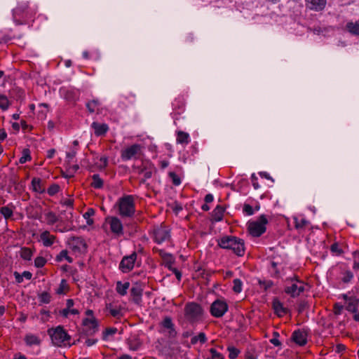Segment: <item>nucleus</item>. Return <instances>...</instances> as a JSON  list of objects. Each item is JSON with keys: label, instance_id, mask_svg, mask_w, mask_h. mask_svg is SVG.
<instances>
[{"label": "nucleus", "instance_id": "f257e3e1", "mask_svg": "<svg viewBox=\"0 0 359 359\" xmlns=\"http://www.w3.org/2000/svg\"><path fill=\"white\" fill-rule=\"evenodd\" d=\"M218 245L222 248L233 250L238 256L244 255V241L241 238L231 236H224L218 241Z\"/></svg>", "mask_w": 359, "mask_h": 359}, {"label": "nucleus", "instance_id": "f03ea898", "mask_svg": "<svg viewBox=\"0 0 359 359\" xmlns=\"http://www.w3.org/2000/svg\"><path fill=\"white\" fill-rule=\"evenodd\" d=\"M116 206L118 208L119 215L123 217H132L135 212L134 197L132 195H126L120 198Z\"/></svg>", "mask_w": 359, "mask_h": 359}, {"label": "nucleus", "instance_id": "7ed1b4c3", "mask_svg": "<svg viewBox=\"0 0 359 359\" xmlns=\"http://www.w3.org/2000/svg\"><path fill=\"white\" fill-rule=\"evenodd\" d=\"M52 342L55 346H61L66 341L70 339V336L66 332L62 326H57L55 328L48 330Z\"/></svg>", "mask_w": 359, "mask_h": 359}, {"label": "nucleus", "instance_id": "20e7f679", "mask_svg": "<svg viewBox=\"0 0 359 359\" xmlns=\"http://www.w3.org/2000/svg\"><path fill=\"white\" fill-rule=\"evenodd\" d=\"M268 221L266 217L262 215L256 222L248 223V231L254 237H259L266 231L265 225Z\"/></svg>", "mask_w": 359, "mask_h": 359}, {"label": "nucleus", "instance_id": "39448f33", "mask_svg": "<svg viewBox=\"0 0 359 359\" xmlns=\"http://www.w3.org/2000/svg\"><path fill=\"white\" fill-rule=\"evenodd\" d=\"M185 316L190 320H198L203 314L201 306L194 302L187 304L184 309Z\"/></svg>", "mask_w": 359, "mask_h": 359}, {"label": "nucleus", "instance_id": "423d86ee", "mask_svg": "<svg viewBox=\"0 0 359 359\" xmlns=\"http://www.w3.org/2000/svg\"><path fill=\"white\" fill-rule=\"evenodd\" d=\"M228 304L226 302L221 299H216L210 306V313L215 318L222 317L228 311Z\"/></svg>", "mask_w": 359, "mask_h": 359}, {"label": "nucleus", "instance_id": "0eeeda50", "mask_svg": "<svg viewBox=\"0 0 359 359\" xmlns=\"http://www.w3.org/2000/svg\"><path fill=\"white\" fill-rule=\"evenodd\" d=\"M137 259V253L133 252L131 255L128 256H125L120 264L119 268L123 273H128L131 271L135 264V262Z\"/></svg>", "mask_w": 359, "mask_h": 359}, {"label": "nucleus", "instance_id": "6e6552de", "mask_svg": "<svg viewBox=\"0 0 359 359\" xmlns=\"http://www.w3.org/2000/svg\"><path fill=\"white\" fill-rule=\"evenodd\" d=\"M141 151V146L138 144H134L130 147L126 148L121 151V158L123 161H128L133 158H137V155Z\"/></svg>", "mask_w": 359, "mask_h": 359}, {"label": "nucleus", "instance_id": "1a4fd4ad", "mask_svg": "<svg viewBox=\"0 0 359 359\" xmlns=\"http://www.w3.org/2000/svg\"><path fill=\"white\" fill-rule=\"evenodd\" d=\"M107 222L114 234L116 236H121L123 234V226L120 219L116 217H111L107 218Z\"/></svg>", "mask_w": 359, "mask_h": 359}, {"label": "nucleus", "instance_id": "9d476101", "mask_svg": "<svg viewBox=\"0 0 359 359\" xmlns=\"http://www.w3.org/2000/svg\"><path fill=\"white\" fill-rule=\"evenodd\" d=\"M154 239L158 243H161L168 241L170 237V230L164 226H158L154 230Z\"/></svg>", "mask_w": 359, "mask_h": 359}, {"label": "nucleus", "instance_id": "9b49d317", "mask_svg": "<svg viewBox=\"0 0 359 359\" xmlns=\"http://www.w3.org/2000/svg\"><path fill=\"white\" fill-rule=\"evenodd\" d=\"M307 331L304 329H298L293 332V342L299 346H304L307 342Z\"/></svg>", "mask_w": 359, "mask_h": 359}, {"label": "nucleus", "instance_id": "f8f14e48", "mask_svg": "<svg viewBox=\"0 0 359 359\" xmlns=\"http://www.w3.org/2000/svg\"><path fill=\"white\" fill-rule=\"evenodd\" d=\"M143 290L140 285L135 284L130 289V294L133 302L140 306L142 303V295Z\"/></svg>", "mask_w": 359, "mask_h": 359}, {"label": "nucleus", "instance_id": "ddd939ff", "mask_svg": "<svg viewBox=\"0 0 359 359\" xmlns=\"http://www.w3.org/2000/svg\"><path fill=\"white\" fill-rule=\"evenodd\" d=\"M306 287L307 285L304 282L293 275V297L300 295L304 292Z\"/></svg>", "mask_w": 359, "mask_h": 359}, {"label": "nucleus", "instance_id": "4468645a", "mask_svg": "<svg viewBox=\"0 0 359 359\" xmlns=\"http://www.w3.org/2000/svg\"><path fill=\"white\" fill-rule=\"evenodd\" d=\"M83 325L88 327L86 332L88 334H93L97 331L98 323L95 318H85L83 320Z\"/></svg>", "mask_w": 359, "mask_h": 359}, {"label": "nucleus", "instance_id": "2eb2a0df", "mask_svg": "<svg viewBox=\"0 0 359 359\" xmlns=\"http://www.w3.org/2000/svg\"><path fill=\"white\" fill-rule=\"evenodd\" d=\"M327 0H306V6L311 10L322 11L326 5Z\"/></svg>", "mask_w": 359, "mask_h": 359}, {"label": "nucleus", "instance_id": "dca6fc26", "mask_svg": "<svg viewBox=\"0 0 359 359\" xmlns=\"http://www.w3.org/2000/svg\"><path fill=\"white\" fill-rule=\"evenodd\" d=\"M92 128L94 129L95 134L97 136L104 135L108 130L109 127L105 123H99L97 122H93L91 125Z\"/></svg>", "mask_w": 359, "mask_h": 359}, {"label": "nucleus", "instance_id": "f3484780", "mask_svg": "<svg viewBox=\"0 0 359 359\" xmlns=\"http://www.w3.org/2000/svg\"><path fill=\"white\" fill-rule=\"evenodd\" d=\"M41 240L43 242V244L46 247H49L52 245L54 243L55 237L53 235L50 234V232L48 231H43L40 236Z\"/></svg>", "mask_w": 359, "mask_h": 359}, {"label": "nucleus", "instance_id": "a211bd4d", "mask_svg": "<svg viewBox=\"0 0 359 359\" xmlns=\"http://www.w3.org/2000/svg\"><path fill=\"white\" fill-rule=\"evenodd\" d=\"M273 308L276 313L279 316H283L287 312V309L283 307L282 303L276 299L273 301Z\"/></svg>", "mask_w": 359, "mask_h": 359}, {"label": "nucleus", "instance_id": "6ab92c4d", "mask_svg": "<svg viewBox=\"0 0 359 359\" xmlns=\"http://www.w3.org/2000/svg\"><path fill=\"white\" fill-rule=\"evenodd\" d=\"M160 255L163 258L165 266L168 269H171L172 264L175 262V259L171 254L166 253L163 250H160Z\"/></svg>", "mask_w": 359, "mask_h": 359}, {"label": "nucleus", "instance_id": "aec40b11", "mask_svg": "<svg viewBox=\"0 0 359 359\" xmlns=\"http://www.w3.org/2000/svg\"><path fill=\"white\" fill-rule=\"evenodd\" d=\"M130 287V283L126 282L124 283H122L121 281H118L116 283V292L121 294V296H124L127 294V290Z\"/></svg>", "mask_w": 359, "mask_h": 359}, {"label": "nucleus", "instance_id": "412c9836", "mask_svg": "<svg viewBox=\"0 0 359 359\" xmlns=\"http://www.w3.org/2000/svg\"><path fill=\"white\" fill-rule=\"evenodd\" d=\"M224 212V209L222 206L217 205L212 212L213 219L215 222L222 220Z\"/></svg>", "mask_w": 359, "mask_h": 359}, {"label": "nucleus", "instance_id": "4be33fe9", "mask_svg": "<svg viewBox=\"0 0 359 359\" xmlns=\"http://www.w3.org/2000/svg\"><path fill=\"white\" fill-rule=\"evenodd\" d=\"M25 341L28 346L39 345L41 342L38 337L31 334L25 336Z\"/></svg>", "mask_w": 359, "mask_h": 359}, {"label": "nucleus", "instance_id": "5701e85b", "mask_svg": "<svg viewBox=\"0 0 359 359\" xmlns=\"http://www.w3.org/2000/svg\"><path fill=\"white\" fill-rule=\"evenodd\" d=\"M189 135L188 133L179 131L177 133V142L179 144H188L189 142Z\"/></svg>", "mask_w": 359, "mask_h": 359}, {"label": "nucleus", "instance_id": "b1692460", "mask_svg": "<svg viewBox=\"0 0 359 359\" xmlns=\"http://www.w3.org/2000/svg\"><path fill=\"white\" fill-rule=\"evenodd\" d=\"M93 182L91 186L95 189H100L103 187V180L100 177V175L95 174L92 177Z\"/></svg>", "mask_w": 359, "mask_h": 359}, {"label": "nucleus", "instance_id": "393cba45", "mask_svg": "<svg viewBox=\"0 0 359 359\" xmlns=\"http://www.w3.org/2000/svg\"><path fill=\"white\" fill-rule=\"evenodd\" d=\"M45 219L49 225H53L59 220V218L53 212H48L45 214Z\"/></svg>", "mask_w": 359, "mask_h": 359}, {"label": "nucleus", "instance_id": "a878e982", "mask_svg": "<svg viewBox=\"0 0 359 359\" xmlns=\"http://www.w3.org/2000/svg\"><path fill=\"white\" fill-rule=\"evenodd\" d=\"M33 252L28 248H22L20 250V257L25 260H31Z\"/></svg>", "mask_w": 359, "mask_h": 359}, {"label": "nucleus", "instance_id": "bb28decb", "mask_svg": "<svg viewBox=\"0 0 359 359\" xmlns=\"http://www.w3.org/2000/svg\"><path fill=\"white\" fill-rule=\"evenodd\" d=\"M198 341L201 344H204L206 342L207 338L204 332H200L198 335L192 337L191 339V343L192 344H196Z\"/></svg>", "mask_w": 359, "mask_h": 359}, {"label": "nucleus", "instance_id": "cd10ccee", "mask_svg": "<svg viewBox=\"0 0 359 359\" xmlns=\"http://www.w3.org/2000/svg\"><path fill=\"white\" fill-rule=\"evenodd\" d=\"M64 259H65L69 263H72L73 262V259L68 256V252L66 250H62L56 257V260L58 262H61Z\"/></svg>", "mask_w": 359, "mask_h": 359}, {"label": "nucleus", "instance_id": "c85d7f7f", "mask_svg": "<svg viewBox=\"0 0 359 359\" xmlns=\"http://www.w3.org/2000/svg\"><path fill=\"white\" fill-rule=\"evenodd\" d=\"M294 219L295 221V228L298 230H303L309 224V222L305 219H301L300 220H298L297 218Z\"/></svg>", "mask_w": 359, "mask_h": 359}, {"label": "nucleus", "instance_id": "c756f323", "mask_svg": "<svg viewBox=\"0 0 359 359\" xmlns=\"http://www.w3.org/2000/svg\"><path fill=\"white\" fill-rule=\"evenodd\" d=\"M78 165H74L72 166H69V168L67 170V173H63L62 176L66 178H71L74 177V173L77 171L79 169Z\"/></svg>", "mask_w": 359, "mask_h": 359}, {"label": "nucleus", "instance_id": "7c9ffc66", "mask_svg": "<svg viewBox=\"0 0 359 359\" xmlns=\"http://www.w3.org/2000/svg\"><path fill=\"white\" fill-rule=\"evenodd\" d=\"M0 212L6 219L11 218L13 215V210L8 206L1 208Z\"/></svg>", "mask_w": 359, "mask_h": 359}, {"label": "nucleus", "instance_id": "2f4dec72", "mask_svg": "<svg viewBox=\"0 0 359 359\" xmlns=\"http://www.w3.org/2000/svg\"><path fill=\"white\" fill-rule=\"evenodd\" d=\"M41 180L40 178H33L32 180V184L33 186V189L34 191L38 192H42L43 191V188L41 186Z\"/></svg>", "mask_w": 359, "mask_h": 359}, {"label": "nucleus", "instance_id": "473e14b6", "mask_svg": "<svg viewBox=\"0 0 359 359\" xmlns=\"http://www.w3.org/2000/svg\"><path fill=\"white\" fill-rule=\"evenodd\" d=\"M31 160L30 151L28 149H25L22 151V156L19 159V162L22 164L26 163L27 161Z\"/></svg>", "mask_w": 359, "mask_h": 359}, {"label": "nucleus", "instance_id": "72a5a7b5", "mask_svg": "<svg viewBox=\"0 0 359 359\" xmlns=\"http://www.w3.org/2000/svg\"><path fill=\"white\" fill-rule=\"evenodd\" d=\"M9 107V101L6 96L0 94V108L6 110Z\"/></svg>", "mask_w": 359, "mask_h": 359}, {"label": "nucleus", "instance_id": "f704fd0d", "mask_svg": "<svg viewBox=\"0 0 359 359\" xmlns=\"http://www.w3.org/2000/svg\"><path fill=\"white\" fill-rule=\"evenodd\" d=\"M348 31L355 35H359V24H347Z\"/></svg>", "mask_w": 359, "mask_h": 359}, {"label": "nucleus", "instance_id": "c9c22d12", "mask_svg": "<svg viewBox=\"0 0 359 359\" xmlns=\"http://www.w3.org/2000/svg\"><path fill=\"white\" fill-rule=\"evenodd\" d=\"M227 350L229 351V357L231 359H235L240 353L239 350L234 346H229Z\"/></svg>", "mask_w": 359, "mask_h": 359}, {"label": "nucleus", "instance_id": "e433bc0d", "mask_svg": "<svg viewBox=\"0 0 359 359\" xmlns=\"http://www.w3.org/2000/svg\"><path fill=\"white\" fill-rule=\"evenodd\" d=\"M233 290L236 293H239L242 290V282L240 279H234L233 281Z\"/></svg>", "mask_w": 359, "mask_h": 359}, {"label": "nucleus", "instance_id": "4c0bfd02", "mask_svg": "<svg viewBox=\"0 0 359 359\" xmlns=\"http://www.w3.org/2000/svg\"><path fill=\"white\" fill-rule=\"evenodd\" d=\"M97 105H99L98 100H93L86 104V107L90 113H93L95 111V107Z\"/></svg>", "mask_w": 359, "mask_h": 359}, {"label": "nucleus", "instance_id": "58836bf2", "mask_svg": "<svg viewBox=\"0 0 359 359\" xmlns=\"http://www.w3.org/2000/svg\"><path fill=\"white\" fill-rule=\"evenodd\" d=\"M353 278V273L351 271H346L343 273V277L341 278V280L345 283H348L352 280Z\"/></svg>", "mask_w": 359, "mask_h": 359}, {"label": "nucleus", "instance_id": "ea45409f", "mask_svg": "<svg viewBox=\"0 0 359 359\" xmlns=\"http://www.w3.org/2000/svg\"><path fill=\"white\" fill-rule=\"evenodd\" d=\"M50 295L46 292H42L39 296V299L41 303L48 304L50 302Z\"/></svg>", "mask_w": 359, "mask_h": 359}, {"label": "nucleus", "instance_id": "a19ab883", "mask_svg": "<svg viewBox=\"0 0 359 359\" xmlns=\"http://www.w3.org/2000/svg\"><path fill=\"white\" fill-rule=\"evenodd\" d=\"M46 263V259L43 257H37L34 260V266L36 268L43 267Z\"/></svg>", "mask_w": 359, "mask_h": 359}, {"label": "nucleus", "instance_id": "79ce46f5", "mask_svg": "<svg viewBox=\"0 0 359 359\" xmlns=\"http://www.w3.org/2000/svg\"><path fill=\"white\" fill-rule=\"evenodd\" d=\"M210 353L211 357L207 358L206 359H224L223 355L219 353L215 348L210 349Z\"/></svg>", "mask_w": 359, "mask_h": 359}, {"label": "nucleus", "instance_id": "37998d69", "mask_svg": "<svg viewBox=\"0 0 359 359\" xmlns=\"http://www.w3.org/2000/svg\"><path fill=\"white\" fill-rule=\"evenodd\" d=\"M358 304V302L357 301L349 302L346 306V309L351 312H356Z\"/></svg>", "mask_w": 359, "mask_h": 359}, {"label": "nucleus", "instance_id": "c03bdc74", "mask_svg": "<svg viewBox=\"0 0 359 359\" xmlns=\"http://www.w3.org/2000/svg\"><path fill=\"white\" fill-rule=\"evenodd\" d=\"M162 325L164 328L170 329L174 327V324L172 322V320L170 317H166L162 322Z\"/></svg>", "mask_w": 359, "mask_h": 359}, {"label": "nucleus", "instance_id": "a18cd8bd", "mask_svg": "<svg viewBox=\"0 0 359 359\" xmlns=\"http://www.w3.org/2000/svg\"><path fill=\"white\" fill-rule=\"evenodd\" d=\"M60 190V187L59 185L56 184H52L48 189V194L50 195V196H53L55 194H56Z\"/></svg>", "mask_w": 359, "mask_h": 359}, {"label": "nucleus", "instance_id": "49530a36", "mask_svg": "<svg viewBox=\"0 0 359 359\" xmlns=\"http://www.w3.org/2000/svg\"><path fill=\"white\" fill-rule=\"evenodd\" d=\"M117 332V329L115 327H109L105 330L103 332V339H106L108 336L113 335Z\"/></svg>", "mask_w": 359, "mask_h": 359}, {"label": "nucleus", "instance_id": "de8ad7c7", "mask_svg": "<svg viewBox=\"0 0 359 359\" xmlns=\"http://www.w3.org/2000/svg\"><path fill=\"white\" fill-rule=\"evenodd\" d=\"M259 284L262 287H263L264 290H267L268 288H270L273 285V282L271 280H259Z\"/></svg>", "mask_w": 359, "mask_h": 359}, {"label": "nucleus", "instance_id": "09e8293b", "mask_svg": "<svg viewBox=\"0 0 359 359\" xmlns=\"http://www.w3.org/2000/svg\"><path fill=\"white\" fill-rule=\"evenodd\" d=\"M65 97L69 100H75L78 98V95L74 91L67 90L65 94Z\"/></svg>", "mask_w": 359, "mask_h": 359}, {"label": "nucleus", "instance_id": "8fccbe9b", "mask_svg": "<svg viewBox=\"0 0 359 359\" xmlns=\"http://www.w3.org/2000/svg\"><path fill=\"white\" fill-rule=\"evenodd\" d=\"M169 175L170 177H171L172 180V183L175 184V185H180V183H181V180H180V178L173 172H170L169 173Z\"/></svg>", "mask_w": 359, "mask_h": 359}, {"label": "nucleus", "instance_id": "3c124183", "mask_svg": "<svg viewBox=\"0 0 359 359\" xmlns=\"http://www.w3.org/2000/svg\"><path fill=\"white\" fill-rule=\"evenodd\" d=\"M330 250L332 252L335 253L336 255H340L342 252L341 249L339 248L338 243H334L330 247Z\"/></svg>", "mask_w": 359, "mask_h": 359}, {"label": "nucleus", "instance_id": "603ef678", "mask_svg": "<svg viewBox=\"0 0 359 359\" xmlns=\"http://www.w3.org/2000/svg\"><path fill=\"white\" fill-rule=\"evenodd\" d=\"M144 178L141 180V182L144 183L146 180L149 179L152 175V169H146L144 174Z\"/></svg>", "mask_w": 359, "mask_h": 359}, {"label": "nucleus", "instance_id": "864d4df0", "mask_svg": "<svg viewBox=\"0 0 359 359\" xmlns=\"http://www.w3.org/2000/svg\"><path fill=\"white\" fill-rule=\"evenodd\" d=\"M243 211L248 215H252L254 213L252 207L249 204H245L243 205Z\"/></svg>", "mask_w": 359, "mask_h": 359}, {"label": "nucleus", "instance_id": "5fc2aeb1", "mask_svg": "<svg viewBox=\"0 0 359 359\" xmlns=\"http://www.w3.org/2000/svg\"><path fill=\"white\" fill-rule=\"evenodd\" d=\"M146 169H147V168L145 166H144V167L133 166V170H134V172L139 175L144 174Z\"/></svg>", "mask_w": 359, "mask_h": 359}, {"label": "nucleus", "instance_id": "6e6d98bb", "mask_svg": "<svg viewBox=\"0 0 359 359\" xmlns=\"http://www.w3.org/2000/svg\"><path fill=\"white\" fill-rule=\"evenodd\" d=\"M109 313L113 317L116 318H118L121 316V311L120 309H110Z\"/></svg>", "mask_w": 359, "mask_h": 359}, {"label": "nucleus", "instance_id": "4d7b16f0", "mask_svg": "<svg viewBox=\"0 0 359 359\" xmlns=\"http://www.w3.org/2000/svg\"><path fill=\"white\" fill-rule=\"evenodd\" d=\"M309 29H312L313 33L316 34H320L323 32V29L319 25H315L313 27H309Z\"/></svg>", "mask_w": 359, "mask_h": 359}, {"label": "nucleus", "instance_id": "13d9d810", "mask_svg": "<svg viewBox=\"0 0 359 359\" xmlns=\"http://www.w3.org/2000/svg\"><path fill=\"white\" fill-rule=\"evenodd\" d=\"M251 180H252V186L255 189H257L259 188V185L257 182V177H256L255 174H252L251 175Z\"/></svg>", "mask_w": 359, "mask_h": 359}, {"label": "nucleus", "instance_id": "bf43d9fd", "mask_svg": "<svg viewBox=\"0 0 359 359\" xmlns=\"http://www.w3.org/2000/svg\"><path fill=\"white\" fill-rule=\"evenodd\" d=\"M168 337L169 338H175L177 335V332L175 329L174 327H172V328H170V329H168Z\"/></svg>", "mask_w": 359, "mask_h": 359}, {"label": "nucleus", "instance_id": "052dcab7", "mask_svg": "<svg viewBox=\"0 0 359 359\" xmlns=\"http://www.w3.org/2000/svg\"><path fill=\"white\" fill-rule=\"evenodd\" d=\"M334 313L337 315H339L343 310V306L339 304H335L334 306Z\"/></svg>", "mask_w": 359, "mask_h": 359}, {"label": "nucleus", "instance_id": "680f3d73", "mask_svg": "<svg viewBox=\"0 0 359 359\" xmlns=\"http://www.w3.org/2000/svg\"><path fill=\"white\" fill-rule=\"evenodd\" d=\"M306 306L307 303L306 302L304 301L300 302L298 306V312L299 313H302L306 309Z\"/></svg>", "mask_w": 359, "mask_h": 359}, {"label": "nucleus", "instance_id": "e2e57ef3", "mask_svg": "<svg viewBox=\"0 0 359 359\" xmlns=\"http://www.w3.org/2000/svg\"><path fill=\"white\" fill-rule=\"evenodd\" d=\"M169 269L175 273V275L176 276V278L178 280H181L182 273H180V271H179L176 268H173L172 266L171 267V269Z\"/></svg>", "mask_w": 359, "mask_h": 359}, {"label": "nucleus", "instance_id": "0e129e2a", "mask_svg": "<svg viewBox=\"0 0 359 359\" xmlns=\"http://www.w3.org/2000/svg\"><path fill=\"white\" fill-rule=\"evenodd\" d=\"M13 275L15 276V280L17 283H20L23 281L22 276V274H20L18 272L15 271L13 273Z\"/></svg>", "mask_w": 359, "mask_h": 359}, {"label": "nucleus", "instance_id": "69168bd1", "mask_svg": "<svg viewBox=\"0 0 359 359\" xmlns=\"http://www.w3.org/2000/svg\"><path fill=\"white\" fill-rule=\"evenodd\" d=\"M95 210L92 208H90L87 210L86 212L84 213L83 217L84 218H90L91 216L94 215Z\"/></svg>", "mask_w": 359, "mask_h": 359}, {"label": "nucleus", "instance_id": "338daca9", "mask_svg": "<svg viewBox=\"0 0 359 359\" xmlns=\"http://www.w3.org/2000/svg\"><path fill=\"white\" fill-rule=\"evenodd\" d=\"M278 264L276 262H274V261L271 262V268L273 269L275 274L278 273Z\"/></svg>", "mask_w": 359, "mask_h": 359}, {"label": "nucleus", "instance_id": "774afa93", "mask_svg": "<svg viewBox=\"0 0 359 359\" xmlns=\"http://www.w3.org/2000/svg\"><path fill=\"white\" fill-rule=\"evenodd\" d=\"M22 278H25L27 280H30L32 277V274L31 272L29 271H24L22 273Z\"/></svg>", "mask_w": 359, "mask_h": 359}]
</instances>
